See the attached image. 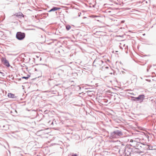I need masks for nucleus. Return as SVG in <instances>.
I'll list each match as a JSON object with an SVG mask.
<instances>
[{
  "label": "nucleus",
  "mask_w": 156,
  "mask_h": 156,
  "mask_svg": "<svg viewBox=\"0 0 156 156\" xmlns=\"http://www.w3.org/2000/svg\"><path fill=\"white\" fill-rule=\"evenodd\" d=\"M16 37L19 40H23L25 37V35L24 33L20 32H17L16 34Z\"/></svg>",
  "instance_id": "nucleus-1"
},
{
  "label": "nucleus",
  "mask_w": 156,
  "mask_h": 156,
  "mask_svg": "<svg viewBox=\"0 0 156 156\" xmlns=\"http://www.w3.org/2000/svg\"><path fill=\"white\" fill-rule=\"evenodd\" d=\"M1 61L2 63L6 67H8L10 66V64L8 60L4 58H2L1 59Z\"/></svg>",
  "instance_id": "nucleus-2"
},
{
  "label": "nucleus",
  "mask_w": 156,
  "mask_h": 156,
  "mask_svg": "<svg viewBox=\"0 0 156 156\" xmlns=\"http://www.w3.org/2000/svg\"><path fill=\"white\" fill-rule=\"evenodd\" d=\"M144 95H140L138 97L135 98V99L138 101H142L144 99Z\"/></svg>",
  "instance_id": "nucleus-3"
},
{
  "label": "nucleus",
  "mask_w": 156,
  "mask_h": 156,
  "mask_svg": "<svg viewBox=\"0 0 156 156\" xmlns=\"http://www.w3.org/2000/svg\"><path fill=\"white\" fill-rule=\"evenodd\" d=\"M60 9V8L54 7L53 8L51 9L49 11V12H51V11H55L58 10Z\"/></svg>",
  "instance_id": "nucleus-4"
},
{
  "label": "nucleus",
  "mask_w": 156,
  "mask_h": 156,
  "mask_svg": "<svg viewBox=\"0 0 156 156\" xmlns=\"http://www.w3.org/2000/svg\"><path fill=\"white\" fill-rule=\"evenodd\" d=\"M8 96L9 98H15V96L14 94H12L10 93H9L8 94Z\"/></svg>",
  "instance_id": "nucleus-5"
},
{
  "label": "nucleus",
  "mask_w": 156,
  "mask_h": 156,
  "mask_svg": "<svg viewBox=\"0 0 156 156\" xmlns=\"http://www.w3.org/2000/svg\"><path fill=\"white\" fill-rule=\"evenodd\" d=\"M114 134L118 135L119 136L121 135L122 134V132L119 130L115 131L114 132Z\"/></svg>",
  "instance_id": "nucleus-6"
},
{
  "label": "nucleus",
  "mask_w": 156,
  "mask_h": 156,
  "mask_svg": "<svg viewBox=\"0 0 156 156\" xmlns=\"http://www.w3.org/2000/svg\"><path fill=\"white\" fill-rule=\"evenodd\" d=\"M71 28V27L70 25H68L66 26V28L67 30H69Z\"/></svg>",
  "instance_id": "nucleus-7"
},
{
  "label": "nucleus",
  "mask_w": 156,
  "mask_h": 156,
  "mask_svg": "<svg viewBox=\"0 0 156 156\" xmlns=\"http://www.w3.org/2000/svg\"><path fill=\"white\" fill-rule=\"evenodd\" d=\"M17 16H24L23 15L21 12H20L19 13H18L16 15Z\"/></svg>",
  "instance_id": "nucleus-8"
},
{
  "label": "nucleus",
  "mask_w": 156,
  "mask_h": 156,
  "mask_svg": "<svg viewBox=\"0 0 156 156\" xmlns=\"http://www.w3.org/2000/svg\"><path fill=\"white\" fill-rule=\"evenodd\" d=\"M3 35V33L1 31H0V38L2 37Z\"/></svg>",
  "instance_id": "nucleus-9"
},
{
  "label": "nucleus",
  "mask_w": 156,
  "mask_h": 156,
  "mask_svg": "<svg viewBox=\"0 0 156 156\" xmlns=\"http://www.w3.org/2000/svg\"><path fill=\"white\" fill-rule=\"evenodd\" d=\"M29 76H28V77H22V78H23V79L24 78V79H26V80H27V79H28L29 78Z\"/></svg>",
  "instance_id": "nucleus-10"
},
{
  "label": "nucleus",
  "mask_w": 156,
  "mask_h": 156,
  "mask_svg": "<svg viewBox=\"0 0 156 156\" xmlns=\"http://www.w3.org/2000/svg\"><path fill=\"white\" fill-rule=\"evenodd\" d=\"M91 17L93 18H95V17H99V16H94V15H92V16H91Z\"/></svg>",
  "instance_id": "nucleus-11"
},
{
  "label": "nucleus",
  "mask_w": 156,
  "mask_h": 156,
  "mask_svg": "<svg viewBox=\"0 0 156 156\" xmlns=\"http://www.w3.org/2000/svg\"><path fill=\"white\" fill-rule=\"evenodd\" d=\"M72 156H77V155L76 154L73 155Z\"/></svg>",
  "instance_id": "nucleus-12"
},
{
  "label": "nucleus",
  "mask_w": 156,
  "mask_h": 156,
  "mask_svg": "<svg viewBox=\"0 0 156 156\" xmlns=\"http://www.w3.org/2000/svg\"><path fill=\"white\" fill-rule=\"evenodd\" d=\"M133 140H130V142H133Z\"/></svg>",
  "instance_id": "nucleus-13"
},
{
  "label": "nucleus",
  "mask_w": 156,
  "mask_h": 156,
  "mask_svg": "<svg viewBox=\"0 0 156 156\" xmlns=\"http://www.w3.org/2000/svg\"><path fill=\"white\" fill-rule=\"evenodd\" d=\"M125 21H121V23H124V22Z\"/></svg>",
  "instance_id": "nucleus-14"
},
{
  "label": "nucleus",
  "mask_w": 156,
  "mask_h": 156,
  "mask_svg": "<svg viewBox=\"0 0 156 156\" xmlns=\"http://www.w3.org/2000/svg\"><path fill=\"white\" fill-rule=\"evenodd\" d=\"M118 52V51H116V52Z\"/></svg>",
  "instance_id": "nucleus-15"
}]
</instances>
